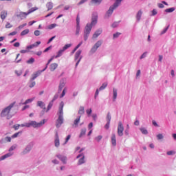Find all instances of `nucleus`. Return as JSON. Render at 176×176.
I'll use <instances>...</instances> for the list:
<instances>
[{
	"label": "nucleus",
	"mask_w": 176,
	"mask_h": 176,
	"mask_svg": "<svg viewBox=\"0 0 176 176\" xmlns=\"http://www.w3.org/2000/svg\"><path fill=\"white\" fill-rule=\"evenodd\" d=\"M41 45V41H37L34 43V44H32L30 45H28L26 47L27 50H32V49H35V47H38Z\"/></svg>",
	"instance_id": "17"
},
{
	"label": "nucleus",
	"mask_w": 176,
	"mask_h": 176,
	"mask_svg": "<svg viewBox=\"0 0 176 176\" xmlns=\"http://www.w3.org/2000/svg\"><path fill=\"white\" fill-rule=\"evenodd\" d=\"M156 14H157V10L156 9H153L152 11H151L150 12V16L151 17L153 16H156Z\"/></svg>",
	"instance_id": "38"
},
{
	"label": "nucleus",
	"mask_w": 176,
	"mask_h": 176,
	"mask_svg": "<svg viewBox=\"0 0 176 176\" xmlns=\"http://www.w3.org/2000/svg\"><path fill=\"white\" fill-rule=\"evenodd\" d=\"M58 25L56 23H52L50 25H48V30H53V28H56V27H57Z\"/></svg>",
	"instance_id": "46"
},
{
	"label": "nucleus",
	"mask_w": 176,
	"mask_h": 176,
	"mask_svg": "<svg viewBox=\"0 0 176 176\" xmlns=\"http://www.w3.org/2000/svg\"><path fill=\"white\" fill-rule=\"evenodd\" d=\"M91 117H92V119L94 120H97V114H96V113H93L92 115H91Z\"/></svg>",
	"instance_id": "64"
},
{
	"label": "nucleus",
	"mask_w": 176,
	"mask_h": 176,
	"mask_svg": "<svg viewBox=\"0 0 176 176\" xmlns=\"http://www.w3.org/2000/svg\"><path fill=\"white\" fill-rule=\"evenodd\" d=\"M83 56H80L79 59L77 60V62L75 65V68H78V65H79V63H80V60H82Z\"/></svg>",
	"instance_id": "55"
},
{
	"label": "nucleus",
	"mask_w": 176,
	"mask_h": 176,
	"mask_svg": "<svg viewBox=\"0 0 176 176\" xmlns=\"http://www.w3.org/2000/svg\"><path fill=\"white\" fill-rule=\"evenodd\" d=\"M121 34H122V33H120V32H116V33L113 34V39H116L118 36H120Z\"/></svg>",
	"instance_id": "51"
},
{
	"label": "nucleus",
	"mask_w": 176,
	"mask_h": 176,
	"mask_svg": "<svg viewBox=\"0 0 176 176\" xmlns=\"http://www.w3.org/2000/svg\"><path fill=\"white\" fill-rule=\"evenodd\" d=\"M116 98H118V89L113 87V102L116 101Z\"/></svg>",
	"instance_id": "22"
},
{
	"label": "nucleus",
	"mask_w": 176,
	"mask_h": 176,
	"mask_svg": "<svg viewBox=\"0 0 176 176\" xmlns=\"http://www.w3.org/2000/svg\"><path fill=\"white\" fill-rule=\"evenodd\" d=\"M27 25V23H23L21 25H19L18 28H16V31H20V30H23V27H25Z\"/></svg>",
	"instance_id": "48"
},
{
	"label": "nucleus",
	"mask_w": 176,
	"mask_h": 176,
	"mask_svg": "<svg viewBox=\"0 0 176 176\" xmlns=\"http://www.w3.org/2000/svg\"><path fill=\"white\" fill-rule=\"evenodd\" d=\"M175 8L172 7L170 8H167L164 10L165 13H173V12H175Z\"/></svg>",
	"instance_id": "32"
},
{
	"label": "nucleus",
	"mask_w": 176,
	"mask_h": 176,
	"mask_svg": "<svg viewBox=\"0 0 176 176\" xmlns=\"http://www.w3.org/2000/svg\"><path fill=\"white\" fill-rule=\"evenodd\" d=\"M53 102H52V101L50 102V103L47 107L46 112H49L50 111V109H52V107H53Z\"/></svg>",
	"instance_id": "42"
},
{
	"label": "nucleus",
	"mask_w": 176,
	"mask_h": 176,
	"mask_svg": "<svg viewBox=\"0 0 176 176\" xmlns=\"http://www.w3.org/2000/svg\"><path fill=\"white\" fill-rule=\"evenodd\" d=\"M121 3H122L120 2V0H116L114 3L111 6H110L109 9L106 12L104 15L105 19H109V17L112 16V13H113V10H115V9H118V8L120 6Z\"/></svg>",
	"instance_id": "4"
},
{
	"label": "nucleus",
	"mask_w": 176,
	"mask_h": 176,
	"mask_svg": "<svg viewBox=\"0 0 176 176\" xmlns=\"http://www.w3.org/2000/svg\"><path fill=\"white\" fill-rule=\"evenodd\" d=\"M96 141H97V142H100V141L101 140H102V135H98L97 137L95 138Z\"/></svg>",
	"instance_id": "54"
},
{
	"label": "nucleus",
	"mask_w": 176,
	"mask_h": 176,
	"mask_svg": "<svg viewBox=\"0 0 176 176\" xmlns=\"http://www.w3.org/2000/svg\"><path fill=\"white\" fill-rule=\"evenodd\" d=\"M175 153V151H167L166 154L168 155V156H172L173 155H174Z\"/></svg>",
	"instance_id": "57"
},
{
	"label": "nucleus",
	"mask_w": 176,
	"mask_h": 176,
	"mask_svg": "<svg viewBox=\"0 0 176 176\" xmlns=\"http://www.w3.org/2000/svg\"><path fill=\"white\" fill-rule=\"evenodd\" d=\"M63 108H64V102H60L59 104L58 112V118L56 122V126L57 129H60V127H61V124L64 123V111L63 110Z\"/></svg>",
	"instance_id": "1"
},
{
	"label": "nucleus",
	"mask_w": 176,
	"mask_h": 176,
	"mask_svg": "<svg viewBox=\"0 0 176 176\" xmlns=\"http://www.w3.org/2000/svg\"><path fill=\"white\" fill-rule=\"evenodd\" d=\"M64 50L63 49H60L58 52L57 54L55 56V58H58V57H61V56H63V53H64Z\"/></svg>",
	"instance_id": "28"
},
{
	"label": "nucleus",
	"mask_w": 176,
	"mask_h": 176,
	"mask_svg": "<svg viewBox=\"0 0 176 176\" xmlns=\"http://www.w3.org/2000/svg\"><path fill=\"white\" fill-rule=\"evenodd\" d=\"M98 21V15L97 14H93L92 17H91V21L89 24V25L94 27L95 25H97V23Z\"/></svg>",
	"instance_id": "12"
},
{
	"label": "nucleus",
	"mask_w": 176,
	"mask_h": 176,
	"mask_svg": "<svg viewBox=\"0 0 176 176\" xmlns=\"http://www.w3.org/2000/svg\"><path fill=\"white\" fill-rule=\"evenodd\" d=\"M79 32H80V25H76V35L79 36Z\"/></svg>",
	"instance_id": "44"
},
{
	"label": "nucleus",
	"mask_w": 176,
	"mask_h": 176,
	"mask_svg": "<svg viewBox=\"0 0 176 176\" xmlns=\"http://www.w3.org/2000/svg\"><path fill=\"white\" fill-rule=\"evenodd\" d=\"M80 54H82V50H78L74 55V61H78L80 58Z\"/></svg>",
	"instance_id": "21"
},
{
	"label": "nucleus",
	"mask_w": 176,
	"mask_h": 176,
	"mask_svg": "<svg viewBox=\"0 0 176 176\" xmlns=\"http://www.w3.org/2000/svg\"><path fill=\"white\" fill-rule=\"evenodd\" d=\"M54 58H56V56H52V58H51L50 60H48V62H47V63L46 64V67H45V68L43 69V71H46V69H47V67L49 66V64H50V63L52 62L53 60H54Z\"/></svg>",
	"instance_id": "27"
},
{
	"label": "nucleus",
	"mask_w": 176,
	"mask_h": 176,
	"mask_svg": "<svg viewBox=\"0 0 176 176\" xmlns=\"http://www.w3.org/2000/svg\"><path fill=\"white\" fill-rule=\"evenodd\" d=\"M0 17H1V20H5V19H6V17H8V11H6V10L1 11V14H0Z\"/></svg>",
	"instance_id": "25"
},
{
	"label": "nucleus",
	"mask_w": 176,
	"mask_h": 176,
	"mask_svg": "<svg viewBox=\"0 0 176 176\" xmlns=\"http://www.w3.org/2000/svg\"><path fill=\"white\" fill-rule=\"evenodd\" d=\"M42 72H45V71L38 70V71L36 72L35 73H34L32 75V78H30V82H32V80H35V79H36L38 78V76H39V75H41V74H42Z\"/></svg>",
	"instance_id": "16"
},
{
	"label": "nucleus",
	"mask_w": 176,
	"mask_h": 176,
	"mask_svg": "<svg viewBox=\"0 0 176 176\" xmlns=\"http://www.w3.org/2000/svg\"><path fill=\"white\" fill-rule=\"evenodd\" d=\"M46 8H47V10H52L53 9V3L52 2H48L46 4Z\"/></svg>",
	"instance_id": "31"
},
{
	"label": "nucleus",
	"mask_w": 176,
	"mask_h": 176,
	"mask_svg": "<svg viewBox=\"0 0 176 176\" xmlns=\"http://www.w3.org/2000/svg\"><path fill=\"white\" fill-rule=\"evenodd\" d=\"M13 155H14V152L9 151V153H6V155H4L0 157V162H2V160H5L6 159H8L9 157H12V156H13Z\"/></svg>",
	"instance_id": "18"
},
{
	"label": "nucleus",
	"mask_w": 176,
	"mask_h": 176,
	"mask_svg": "<svg viewBox=\"0 0 176 176\" xmlns=\"http://www.w3.org/2000/svg\"><path fill=\"white\" fill-rule=\"evenodd\" d=\"M34 146V143L33 142H30L29 143L25 148L21 152V155H28V153H30V152H31V151L32 150V148Z\"/></svg>",
	"instance_id": "9"
},
{
	"label": "nucleus",
	"mask_w": 176,
	"mask_h": 176,
	"mask_svg": "<svg viewBox=\"0 0 176 176\" xmlns=\"http://www.w3.org/2000/svg\"><path fill=\"white\" fill-rule=\"evenodd\" d=\"M37 107H39L43 109V111L41 112V115H44L45 114V111H46V104L45 102L39 100L37 102Z\"/></svg>",
	"instance_id": "13"
},
{
	"label": "nucleus",
	"mask_w": 176,
	"mask_h": 176,
	"mask_svg": "<svg viewBox=\"0 0 176 176\" xmlns=\"http://www.w3.org/2000/svg\"><path fill=\"white\" fill-rule=\"evenodd\" d=\"M136 79H140V78H141V70H138L136 72V76H135Z\"/></svg>",
	"instance_id": "52"
},
{
	"label": "nucleus",
	"mask_w": 176,
	"mask_h": 176,
	"mask_svg": "<svg viewBox=\"0 0 176 176\" xmlns=\"http://www.w3.org/2000/svg\"><path fill=\"white\" fill-rule=\"evenodd\" d=\"M86 131H87L86 128H83L81 129V132L80 133V138H81V137H83V135H85V134H86Z\"/></svg>",
	"instance_id": "41"
},
{
	"label": "nucleus",
	"mask_w": 176,
	"mask_h": 176,
	"mask_svg": "<svg viewBox=\"0 0 176 176\" xmlns=\"http://www.w3.org/2000/svg\"><path fill=\"white\" fill-rule=\"evenodd\" d=\"M123 131H124V126L122 121H119L117 128V134L118 137H123Z\"/></svg>",
	"instance_id": "7"
},
{
	"label": "nucleus",
	"mask_w": 176,
	"mask_h": 176,
	"mask_svg": "<svg viewBox=\"0 0 176 176\" xmlns=\"http://www.w3.org/2000/svg\"><path fill=\"white\" fill-rule=\"evenodd\" d=\"M56 157H58V159H59V160H60V162H62L63 164H67V157L58 154L56 155Z\"/></svg>",
	"instance_id": "20"
},
{
	"label": "nucleus",
	"mask_w": 176,
	"mask_h": 176,
	"mask_svg": "<svg viewBox=\"0 0 176 176\" xmlns=\"http://www.w3.org/2000/svg\"><path fill=\"white\" fill-rule=\"evenodd\" d=\"M111 119H112V117L111 116V113H107L106 120L107 123H111Z\"/></svg>",
	"instance_id": "37"
},
{
	"label": "nucleus",
	"mask_w": 176,
	"mask_h": 176,
	"mask_svg": "<svg viewBox=\"0 0 176 176\" xmlns=\"http://www.w3.org/2000/svg\"><path fill=\"white\" fill-rule=\"evenodd\" d=\"M69 140H71V135H68L67 136V138H65V142L62 144V145H67V144H68V141H69Z\"/></svg>",
	"instance_id": "40"
},
{
	"label": "nucleus",
	"mask_w": 176,
	"mask_h": 176,
	"mask_svg": "<svg viewBox=\"0 0 176 176\" xmlns=\"http://www.w3.org/2000/svg\"><path fill=\"white\" fill-rule=\"evenodd\" d=\"M111 140V145L113 146H116V135L115 133H112Z\"/></svg>",
	"instance_id": "23"
},
{
	"label": "nucleus",
	"mask_w": 176,
	"mask_h": 176,
	"mask_svg": "<svg viewBox=\"0 0 176 176\" xmlns=\"http://www.w3.org/2000/svg\"><path fill=\"white\" fill-rule=\"evenodd\" d=\"M19 134H20V132L14 133L11 136V138H17L19 137Z\"/></svg>",
	"instance_id": "62"
},
{
	"label": "nucleus",
	"mask_w": 176,
	"mask_h": 176,
	"mask_svg": "<svg viewBox=\"0 0 176 176\" xmlns=\"http://www.w3.org/2000/svg\"><path fill=\"white\" fill-rule=\"evenodd\" d=\"M148 56V52H144L140 56V60H143V58H146V57Z\"/></svg>",
	"instance_id": "45"
},
{
	"label": "nucleus",
	"mask_w": 176,
	"mask_h": 176,
	"mask_svg": "<svg viewBox=\"0 0 176 176\" xmlns=\"http://www.w3.org/2000/svg\"><path fill=\"white\" fill-rule=\"evenodd\" d=\"M85 113V107H80L78 110V115H83Z\"/></svg>",
	"instance_id": "36"
},
{
	"label": "nucleus",
	"mask_w": 176,
	"mask_h": 176,
	"mask_svg": "<svg viewBox=\"0 0 176 176\" xmlns=\"http://www.w3.org/2000/svg\"><path fill=\"white\" fill-rule=\"evenodd\" d=\"M34 100H35V98L28 99L25 101V102L23 103V105H27V104H31V102H32Z\"/></svg>",
	"instance_id": "30"
},
{
	"label": "nucleus",
	"mask_w": 176,
	"mask_h": 176,
	"mask_svg": "<svg viewBox=\"0 0 176 176\" xmlns=\"http://www.w3.org/2000/svg\"><path fill=\"white\" fill-rule=\"evenodd\" d=\"M67 83V80L65 78H62L60 80L58 88V94H60L61 91H63V89H64L65 84Z\"/></svg>",
	"instance_id": "11"
},
{
	"label": "nucleus",
	"mask_w": 176,
	"mask_h": 176,
	"mask_svg": "<svg viewBox=\"0 0 176 176\" xmlns=\"http://www.w3.org/2000/svg\"><path fill=\"white\" fill-rule=\"evenodd\" d=\"M27 64H34L35 63V59L34 58H30L28 60L26 61Z\"/></svg>",
	"instance_id": "47"
},
{
	"label": "nucleus",
	"mask_w": 176,
	"mask_h": 176,
	"mask_svg": "<svg viewBox=\"0 0 176 176\" xmlns=\"http://www.w3.org/2000/svg\"><path fill=\"white\" fill-rule=\"evenodd\" d=\"M54 146L58 148L60 146V138L58 137V133L56 132L54 139Z\"/></svg>",
	"instance_id": "19"
},
{
	"label": "nucleus",
	"mask_w": 176,
	"mask_h": 176,
	"mask_svg": "<svg viewBox=\"0 0 176 176\" xmlns=\"http://www.w3.org/2000/svg\"><path fill=\"white\" fill-rule=\"evenodd\" d=\"M102 40H98L94 45V46L91 48L89 51V54H94L98 50L99 47H101L102 45Z\"/></svg>",
	"instance_id": "5"
},
{
	"label": "nucleus",
	"mask_w": 176,
	"mask_h": 176,
	"mask_svg": "<svg viewBox=\"0 0 176 176\" xmlns=\"http://www.w3.org/2000/svg\"><path fill=\"white\" fill-rule=\"evenodd\" d=\"M76 159H78L77 163L78 166H82V164H85V163H86V157H85V154L83 153L77 155Z\"/></svg>",
	"instance_id": "8"
},
{
	"label": "nucleus",
	"mask_w": 176,
	"mask_h": 176,
	"mask_svg": "<svg viewBox=\"0 0 176 176\" xmlns=\"http://www.w3.org/2000/svg\"><path fill=\"white\" fill-rule=\"evenodd\" d=\"M58 67V64L54 63H52L50 65V69L52 72L56 71V69H57Z\"/></svg>",
	"instance_id": "24"
},
{
	"label": "nucleus",
	"mask_w": 176,
	"mask_h": 176,
	"mask_svg": "<svg viewBox=\"0 0 176 176\" xmlns=\"http://www.w3.org/2000/svg\"><path fill=\"white\" fill-rule=\"evenodd\" d=\"M71 46H72V44H66L62 49L65 52V50H67V49H69Z\"/></svg>",
	"instance_id": "49"
},
{
	"label": "nucleus",
	"mask_w": 176,
	"mask_h": 176,
	"mask_svg": "<svg viewBox=\"0 0 176 176\" xmlns=\"http://www.w3.org/2000/svg\"><path fill=\"white\" fill-rule=\"evenodd\" d=\"M102 0H91V5H100Z\"/></svg>",
	"instance_id": "33"
},
{
	"label": "nucleus",
	"mask_w": 176,
	"mask_h": 176,
	"mask_svg": "<svg viewBox=\"0 0 176 176\" xmlns=\"http://www.w3.org/2000/svg\"><path fill=\"white\" fill-rule=\"evenodd\" d=\"M12 27H13V25H12L10 24V23L9 22H7L6 24V28H12Z\"/></svg>",
	"instance_id": "63"
},
{
	"label": "nucleus",
	"mask_w": 176,
	"mask_h": 176,
	"mask_svg": "<svg viewBox=\"0 0 176 176\" xmlns=\"http://www.w3.org/2000/svg\"><path fill=\"white\" fill-rule=\"evenodd\" d=\"M14 16H16L17 19H19V20H24V19H26L27 16H28V13L17 11L15 12Z\"/></svg>",
	"instance_id": "10"
},
{
	"label": "nucleus",
	"mask_w": 176,
	"mask_h": 176,
	"mask_svg": "<svg viewBox=\"0 0 176 176\" xmlns=\"http://www.w3.org/2000/svg\"><path fill=\"white\" fill-rule=\"evenodd\" d=\"M65 93H67V88H64L62 94L60 96V98H63V97H64V96H65Z\"/></svg>",
	"instance_id": "53"
},
{
	"label": "nucleus",
	"mask_w": 176,
	"mask_h": 176,
	"mask_svg": "<svg viewBox=\"0 0 176 176\" xmlns=\"http://www.w3.org/2000/svg\"><path fill=\"white\" fill-rule=\"evenodd\" d=\"M14 105H16V102H13L12 103L10 104L8 107L4 108L1 111L0 114L1 118H5L6 116H7L8 118H12V116H13V114H12V111H13Z\"/></svg>",
	"instance_id": "2"
},
{
	"label": "nucleus",
	"mask_w": 176,
	"mask_h": 176,
	"mask_svg": "<svg viewBox=\"0 0 176 176\" xmlns=\"http://www.w3.org/2000/svg\"><path fill=\"white\" fill-rule=\"evenodd\" d=\"M140 130L141 133H143L144 135H147L148 130H146V129H145L144 127H141V128H140Z\"/></svg>",
	"instance_id": "34"
},
{
	"label": "nucleus",
	"mask_w": 176,
	"mask_h": 176,
	"mask_svg": "<svg viewBox=\"0 0 176 176\" xmlns=\"http://www.w3.org/2000/svg\"><path fill=\"white\" fill-rule=\"evenodd\" d=\"M107 86H108V82H104L99 88V91H101L102 90H104V89L107 88Z\"/></svg>",
	"instance_id": "35"
},
{
	"label": "nucleus",
	"mask_w": 176,
	"mask_h": 176,
	"mask_svg": "<svg viewBox=\"0 0 176 176\" xmlns=\"http://www.w3.org/2000/svg\"><path fill=\"white\" fill-rule=\"evenodd\" d=\"M80 118H81V116H79L76 118V120L74 122L73 126H74L75 127H78V124H79V122H80Z\"/></svg>",
	"instance_id": "26"
},
{
	"label": "nucleus",
	"mask_w": 176,
	"mask_h": 176,
	"mask_svg": "<svg viewBox=\"0 0 176 176\" xmlns=\"http://www.w3.org/2000/svg\"><path fill=\"white\" fill-rule=\"evenodd\" d=\"M91 28L93 27L90 25V24H87L84 30V41H87L89 39V36L90 35V32H91Z\"/></svg>",
	"instance_id": "6"
},
{
	"label": "nucleus",
	"mask_w": 176,
	"mask_h": 176,
	"mask_svg": "<svg viewBox=\"0 0 176 176\" xmlns=\"http://www.w3.org/2000/svg\"><path fill=\"white\" fill-rule=\"evenodd\" d=\"M30 32L29 29H25V30L22 31L21 33V36H24V35H27Z\"/></svg>",
	"instance_id": "43"
},
{
	"label": "nucleus",
	"mask_w": 176,
	"mask_h": 176,
	"mask_svg": "<svg viewBox=\"0 0 176 176\" xmlns=\"http://www.w3.org/2000/svg\"><path fill=\"white\" fill-rule=\"evenodd\" d=\"M156 137L158 141H163V140H164V135H163V133H159Z\"/></svg>",
	"instance_id": "29"
},
{
	"label": "nucleus",
	"mask_w": 176,
	"mask_h": 176,
	"mask_svg": "<svg viewBox=\"0 0 176 176\" xmlns=\"http://www.w3.org/2000/svg\"><path fill=\"white\" fill-rule=\"evenodd\" d=\"M168 27L167 26L166 28H164L162 32H161V35H164V34H166V32H167L168 30Z\"/></svg>",
	"instance_id": "60"
},
{
	"label": "nucleus",
	"mask_w": 176,
	"mask_h": 176,
	"mask_svg": "<svg viewBox=\"0 0 176 176\" xmlns=\"http://www.w3.org/2000/svg\"><path fill=\"white\" fill-rule=\"evenodd\" d=\"M87 114L88 115V116H90V115H91V112H93V111L91 110V109H88L86 110Z\"/></svg>",
	"instance_id": "61"
},
{
	"label": "nucleus",
	"mask_w": 176,
	"mask_h": 176,
	"mask_svg": "<svg viewBox=\"0 0 176 176\" xmlns=\"http://www.w3.org/2000/svg\"><path fill=\"white\" fill-rule=\"evenodd\" d=\"M16 148H17V144H13L9 148L8 152H13V151H14Z\"/></svg>",
	"instance_id": "39"
},
{
	"label": "nucleus",
	"mask_w": 176,
	"mask_h": 176,
	"mask_svg": "<svg viewBox=\"0 0 176 176\" xmlns=\"http://www.w3.org/2000/svg\"><path fill=\"white\" fill-rule=\"evenodd\" d=\"M4 140L6 142H10L12 141V137L7 136Z\"/></svg>",
	"instance_id": "59"
},
{
	"label": "nucleus",
	"mask_w": 176,
	"mask_h": 176,
	"mask_svg": "<svg viewBox=\"0 0 176 176\" xmlns=\"http://www.w3.org/2000/svg\"><path fill=\"white\" fill-rule=\"evenodd\" d=\"M57 98H58V94H56L54 96V97H53V98H52V100H51L52 102H54V101H56V100H57Z\"/></svg>",
	"instance_id": "56"
},
{
	"label": "nucleus",
	"mask_w": 176,
	"mask_h": 176,
	"mask_svg": "<svg viewBox=\"0 0 176 176\" xmlns=\"http://www.w3.org/2000/svg\"><path fill=\"white\" fill-rule=\"evenodd\" d=\"M102 34V28L97 29L92 36V39H97Z\"/></svg>",
	"instance_id": "14"
},
{
	"label": "nucleus",
	"mask_w": 176,
	"mask_h": 176,
	"mask_svg": "<svg viewBox=\"0 0 176 176\" xmlns=\"http://www.w3.org/2000/svg\"><path fill=\"white\" fill-rule=\"evenodd\" d=\"M35 85H36L35 81H34V80L30 81V83L29 85V87L32 88V87H34V86H35Z\"/></svg>",
	"instance_id": "58"
},
{
	"label": "nucleus",
	"mask_w": 176,
	"mask_h": 176,
	"mask_svg": "<svg viewBox=\"0 0 176 176\" xmlns=\"http://www.w3.org/2000/svg\"><path fill=\"white\" fill-rule=\"evenodd\" d=\"M46 123V120H43L40 122H36V121H29L28 122H25L23 124H21V127H42L43 124Z\"/></svg>",
	"instance_id": "3"
},
{
	"label": "nucleus",
	"mask_w": 176,
	"mask_h": 176,
	"mask_svg": "<svg viewBox=\"0 0 176 176\" xmlns=\"http://www.w3.org/2000/svg\"><path fill=\"white\" fill-rule=\"evenodd\" d=\"M35 10H38V8L34 7L32 8L28 12V14H30V13H32L33 12H35Z\"/></svg>",
	"instance_id": "50"
},
{
	"label": "nucleus",
	"mask_w": 176,
	"mask_h": 176,
	"mask_svg": "<svg viewBox=\"0 0 176 176\" xmlns=\"http://www.w3.org/2000/svg\"><path fill=\"white\" fill-rule=\"evenodd\" d=\"M144 11L142 10H140L138 11L135 15L136 23H140L141 21V19L142 17Z\"/></svg>",
	"instance_id": "15"
}]
</instances>
